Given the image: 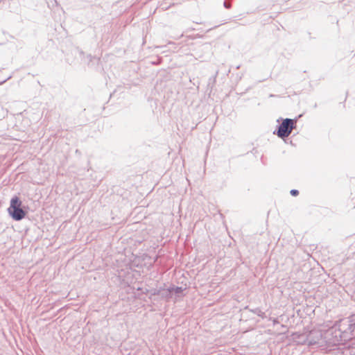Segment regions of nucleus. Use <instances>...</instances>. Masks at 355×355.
Segmentation results:
<instances>
[{
    "mask_svg": "<svg viewBox=\"0 0 355 355\" xmlns=\"http://www.w3.org/2000/svg\"><path fill=\"white\" fill-rule=\"evenodd\" d=\"M295 334V338L300 339L302 344H306L309 346L318 345L321 346L322 343V333L319 330H313L308 334Z\"/></svg>",
    "mask_w": 355,
    "mask_h": 355,
    "instance_id": "1",
    "label": "nucleus"
},
{
    "mask_svg": "<svg viewBox=\"0 0 355 355\" xmlns=\"http://www.w3.org/2000/svg\"><path fill=\"white\" fill-rule=\"evenodd\" d=\"M21 205L22 202L18 196H15L11 198L8 212L15 220H21L26 216V212L21 208Z\"/></svg>",
    "mask_w": 355,
    "mask_h": 355,
    "instance_id": "2",
    "label": "nucleus"
},
{
    "mask_svg": "<svg viewBox=\"0 0 355 355\" xmlns=\"http://www.w3.org/2000/svg\"><path fill=\"white\" fill-rule=\"evenodd\" d=\"M296 122V119L288 118L283 119L282 122L279 125L277 130L274 132V134H276L281 139L288 137L295 128Z\"/></svg>",
    "mask_w": 355,
    "mask_h": 355,
    "instance_id": "3",
    "label": "nucleus"
},
{
    "mask_svg": "<svg viewBox=\"0 0 355 355\" xmlns=\"http://www.w3.org/2000/svg\"><path fill=\"white\" fill-rule=\"evenodd\" d=\"M338 329L343 333L352 332L355 329V322L350 323V321L347 319L342 320L340 322Z\"/></svg>",
    "mask_w": 355,
    "mask_h": 355,
    "instance_id": "4",
    "label": "nucleus"
},
{
    "mask_svg": "<svg viewBox=\"0 0 355 355\" xmlns=\"http://www.w3.org/2000/svg\"><path fill=\"white\" fill-rule=\"evenodd\" d=\"M168 292L169 293H175L177 294L178 295H179L180 294H181L183 291V288L182 287H180V286H170L168 289H167Z\"/></svg>",
    "mask_w": 355,
    "mask_h": 355,
    "instance_id": "5",
    "label": "nucleus"
},
{
    "mask_svg": "<svg viewBox=\"0 0 355 355\" xmlns=\"http://www.w3.org/2000/svg\"><path fill=\"white\" fill-rule=\"evenodd\" d=\"M252 311L254 313H255V314H257V315H259V316H260V317H262V318H263L264 314H265V313H263V312L260 309H259V308H257V309H255L254 310H252Z\"/></svg>",
    "mask_w": 355,
    "mask_h": 355,
    "instance_id": "6",
    "label": "nucleus"
},
{
    "mask_svg": "<svg viewBox=\"0 0 355 355\" xmlns=\"http://www.w3.org/2000/svg\"><path fill=\"white\" fill-rule=\"evenodd\" d=\"M290 193L293 196H297L299 194V191L297 189H291Z\"/></svg>",
    "mask_w": 355,
    "mask_h": 355,
    "instance_id": "7",
    "label": "nucleus"
},
{
    "mask_svg": "<svg viewBox=\"0 0 355 355\" xmlns=\"http://www.w3.org/2000/svg\"><path fill=\"white\" fill-rule=\"evenodd\" d=\"M228 0H225L223 3V6L225 8L229 9L231 8V4L227 1Z\"/></svg>",
    "mask_w": 355,
    "mask_h": 355,
    "instance_id": "8",
    "label": "nucleus"
}]
</instances>
